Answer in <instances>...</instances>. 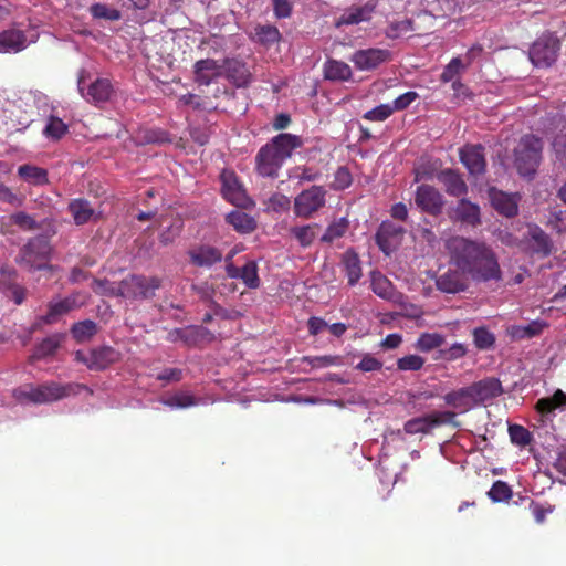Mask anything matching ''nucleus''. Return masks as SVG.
<instances>
[{"label": "nucleus", "mask_w": 566, "mask_h": 566, "mask_svg": "<svg viewBox=\"0 0 566 566\" xmlns=\"http://www.w3.org/2000/svg\"><path fill=\"white\" fill-rule=\"evenodd\" d=\"M491 205L494 207L499 214L507 218L517 216V201L514 196H511L504 191H492L491 192Z\"/></svg>", "instance_id": "26"}, {"label": "nucleus", "mask_w": 566, "mask_h": 566, "mask_svg": "<svg viewBox=\"0 0 566 566\" xmlns=\"http://www.w3.org/2000/svg\"><path fill=\"white\" fill-rule=\"evenodd\" d=\"M63 339L64 334H53L42 339V342L35 346L33 354L29 356V363L34 364L55 355L56 350L61 347Z\"/></svg>", "instance_id": "25"}, {"label": "nucleus", "mask_w": 566, "mask_h": 566, "mask_svg": "<svg viewBox=\"0 0 566 566\" xmlns=\"http://www.w3.org/2000/svg\"><path fill=\"white\" fill-rule=\"evenodd\" d=\"M459 159L472 176L485 172L486 161L483 146L465 145L461 147L459 150Z\"/></svg>", "instance_id": "14"}, {"label": "nucleus", "mask_w": 566, "mask_h": 566, "mask_svg": "<svg viewBox=\"0 0 566 566\" xmlns=\"http://www.w3.org/2000/svg\"><path fill=\"white\" fill-rule=\"evenodd\" d=\"M69 133V127L66 124L63 123L62 119L54 115H50L48 117L46 125H44V128L42 130V134L45 138L49 140L57 142L62 139L64 136H66Z\"/></svg>", "instance_id": "37"}, {"label": "nucleus", "mask_w": 566, "mask_h": 566, "mask_svg": "<svg viewBox=\"0 0 566 566\" xmlns=\"http://www.w3.org/2000/svg\"><path fill=\"white\" fill-rule=\"evenodd\" d=\"M470 274L461 269H450L446 273L438 275L436 285L438 291L447 294H457L467 291L470 286Z\"/></svg>", "instance_id": "13"}, {"label": "nucleus", "mask_w": 566, "mask_h": 566, "mask_svg": "<svg viewBox=\"0 0 566 566\" xmlns=\"http://www.w3.org/2000/svg\"><path fill=\"white\" fill-rule=\"evenodd\" d=\"M86 302L87 295L81 292H75L61 301H50L48 313L41 317V321L44 324H53L64 314L85 306Z\"/></svg>", "instance_id": "10"}, {"label": "nucleus", "mask_w": 566, "mask_h": 566, "mask_svg": "<svg viewBox=\"0 0 566 566\" xmlns=\"http://www.w3.org/2000/svg\"><path fill=\"white\" fill-rule=\"evenodd\" d=\"M416 205L430 216H438L443 211V195L430 185H420L416 192Z\"/></svg>", "instance_id": "12"}, {"label": "nucleus", "mask_w": 566, "mask_h": 566, "mask_svg": "<svg viewBox=\"0 0 566 566\" xmlns=\"http://www.w3.org/2000/svg\"><path fill=\"white\" fill-rule=\"evenodd\" d=\"M427 418H429L432 427L449 424L453 422V419L457 417V413L446 410V411H439V412H432L429 415H426Z\"/></svg>", "instance_id": "58"}, {"label": "nucleus", "mask_w": 566, "mask_h": 566, "mask_svg": "<svg viewBox=\"0 0 566 566\" xmlns=\"http://www.w3.org/2000/svg\"><path fill=\"white\" fill-rule=\"evenodd\" d=\"M450 264L469 273L476 283L501 282L503 272L496 252L484 241L452 237L446 242Z\"/></svg>", "instance_id": "1"}, {"label": "nucleus", "mask_w": 566, "mask_h": 566, "mask_svg": "<svg viewBox=\"0 0 566 566\" xmlns=\"http://www.w3.org/2000/svg\"><path fill=\"white\" fill-rule=\"evenodd\" d=\"M564 406H566V395L563 390L557 389L553 397L538 399L535 409L542 415H549Z\"/></svg>", "instance_id": "34"}, {"label": "nucleus", "mask_w": 566, "mask_h": 566, "mask_svg": "<svg viewBox=\"0 0 566 566\" xmlns=\"http://www.w3.org/2000/svg\"><path fill=\"white\" fill-rule=\"evenodd\" d=\"M349 227V221L347 218L342 217L340 219L334 220L327 226L325 233H323L321 240L322 242H333L336 239L343 238Z\"/></svg>", "instance_id": "38"}, {"label": "nucleus", "mask_w": 566, "mask_h": 566, "mask_svg": "<svg viewBox=\"0 0 566 566\" xmlns=\"http://www.w3.org/2000/svg\"><path fill=\"white\" fill-rule=\"evenodd\" d=\"M353 184V177L346 166H340L336 169L334 174V181L332 184V189L334 190H343L349 187Z\"/></svg>", "instance_id": "53"}, {"label": "nucleus", "mask_w": 566, "mask_h": 566, "mask_svg": "<svg viewBox=\"0 0 566 566\" xmlns=\"http://www.w3.org/2000/svg\"><path fill=\"white\" fill-rule=\"evenodd\" d=\"M303 146V139L295 134H279L261 147L255 155V171L263 178H276L279 170L292 151Z\"/></svg>", "instance_id": "2"}, {"label": "nucleus", "mask_w": 566, "mask_h": 566, "mask_svg": "<svg viewBox=\"0 0 566 566\" xmlns=\"http://www.w3.org/2000/svg\"><path fill=\"white\" fill-rule=\"evenodd\" d=\"M221 181L223 198L231 205H243L245 192L242 185L238 181L235 172L222 171Z\"/></svg>", "instance_id": "21"}, {"label": "nucleus", "mask_w": 566, "mask_h": 566, "mask_svg": "<svg viewBox=\"0 0 566 566\" xmlns=\"http://www.w3.org/2000/svg\"><path fill=\"white\" fill-rule=\"evenodd\" d=\"M437 179L443 185L446 193L452 197H462L468 192L467 184L459 171L446 168L438 171Z\"/></svg>", "instance_id": "18"}, {"label": "nucleus", "mask_w": 566, "mask_h": 566, "mask_svg": "<svg viewBox=\"0 0 566 566\" xmlns=\"http://www.w3.org/2000/svg\"><path fill=\"white\" fill-rule=\"evenodd\" d=\"M211 312L214 313L216 317H220L222 319L235 321L240 317V313L237 311H229L222 307L216 301L210 302Z\"/></svg>", "instance_id": "63"}, {"label": "nucleus", "mask_w": 566, "mask_h": 566, "mask_svg": "<svg viewBox=\"0 0 566 566\" xmlns=\"http://www.w3.org/2000/svg\"><path fill=\"white\" fill-rule=\"evenodd\" d=\"M394 111L395 109L391 105L381 104L366 112L365 115H363V118L371 122H382L386 120L387 117L391 116Z\"/></svg>", "instance_id": "52"}, {"label": "nucleus", "mask_w": 566, "mask_h": 566, "mask_svg": "<svg viewBox=\"0 0 566 566\" xmlns=\"http://www.w3.org/2000/svg\"><path fill=\"white\" fill-rule=\"evenodd\" d=\"M412 31V23L410 20H401L398 22H392L386 30V35L390 39H397L401 35Z\"/></svg>", "instance_id": "55"}, {"label": "nucleus", "mask_w": 566, "mask_h": 566, "mask_svg": "<svg viewBox=\"0 0 566 566\" xmlns=\"http://www.w3.org/2000/svg\"><path fill=\"white\" fill-rule=\"evenodd\" d=\"M444 336L437 333H423L420 334L417 343L416 349L423 353H429L433 349L441 347L444 344Z\"/></svg>", "instance_id": "39"}, {"label": "nucleus", "mask_w": 566, "mask_h": 566, "mask_svg": "<svg viewBox=\"0 0 566 566\" xmlns=\"http://www.w3.org/2000/svg\"><path fill=\"white\" fill-rule=\"evenodd\" d=\"M67 211L73 216L76 226L86 224L94 216V209L87 199H74L69 202Z\"/></svg>", "instance_id": "32"}, {"label": "nucleus", "mask_w": 566, "mask_h": 566, "mask_svg": "<svg viewBox=\"0 0 566 566\" xmlns=\"http://www.w3.org/2000/svg\"><path fill=\"white\" fill-rule=\"evenodd\" d=\"M190 263L198 268H211L222 261V252L209 244H200L187 252Z\"/></svg>", "instance_id": "17"}, {"label": "nucleus", "mask_w": 566, "mask_h": 566, "mask_svg": "<svg viewBox=\"0 0 566 566\" xmlns=\"http://www.w3.org/2000/svg\"><path fill=\"white\" fill-rule=\"evenodd\" d=\"M161 286V279L158 276H146L142 274H132L120 281L118 285V296L137 300L151 298L155 291Z\"/></svg>", "instance_id": "6"}, {"label": "nucleus", "mask_w": 566, "mask_h": 566, "mask_svg": "<svg viewBox=\"0 0 566 566\" xmlns=\"http://www.w3.org/2000/svg\"><path fill=\"white\" fill-rule=\"evenodd\" d=\"M340 265L347 277L348 286L356 285L361 277V263L353 248H348L346 252L342 253Z\"/></svg>", "instance_id": "23"}, {"label": "nucleus", "mask_w": 566, "mask_h": 566, "mask_svg": "<svg viewBox=\"0 0 566 566\" xmlns=\"http://www.w3.org/2000/svg\"><path fill=\"white\" fill-rule=\"evenodd\" d=\"M86 388L80 384L43 382L39 386L31 384L23 385L14 390V398L18 401L31 403H51L76 395L81 389Z\"/></svg>", "instance_id": "3"}, {"label": "nucleus", "mask_w": 566, "mask_h": 566, "mask_svg": "<svg viewBox=\"0 0 566 566\" xmlns=\"http://www.w3.org/2000/svg\"><path fill=\"white\" fill-rule=\"evenodd\" d=\"M424 363V358L420 355H406L397 360V368L403 373H417L423 368Z\"/></svg>", "instance_id": "46"}, {"label": "nucleus", "mask_w": 566, "mask_h": 566, "mask_svg": "<svg viewBox=\"0 0 566 566\" xmlns=\"http://www.w3.org/2000/svg\"><path fill=\"white\" fill-rule=\"evenodd\" d=\"M70 333L76 343H85L96 335L97 325L92 319H85L73 324L70 328Z\"/></svg>", "instance_id": "36"}, {"label": "nucleus", "mask_w": 566, "mask_h": 566, "mask_svg": "<svg viewBox=\"0 0 566 566\" xmlns=\"http://www.w3.org/2000/svg\"><path fill=\"white\" fill-rule=\"evenodd\" d=\"M120 355L112 346H101L92 349V359L88 363L90 370H104L115 361H119Z\"/></svg>", "instance_id": "24"}, {"label": "nucleus", "mask_w": 566, "mask_h": 566, "mask_svg": "<svg viewBox=\"0 0 566 566\" xmlns=\"http://www.w3.org/2000/svg\"><path fill=\"white\" fill-rule=\"evenodd\" d=\"M317 224H308V226H295L290 229V233L292 237L300 242L302 248H308L313 244L315 240V229Z\"/></svg>", "instance_id": "41"}, {"label": "nucleus", "mask_w": 566, "mask_h": 566, "mask_svg": "<svg viewBox=\"0 0 566 566\" xmlns=\"http://www.w3.org/2000/svg\"><path fill=\"white\" fill-rule=\"evenodd\" d=\"M25 46L27 36L22 31L10 29L0 33V52H19Z\"/></svg>", "instance_id": "29"}, {"label": "nucleus", "mask_w": 566, "mask_h": 566, "mask_svg": "<svg viewBox=\"0 0 566 566\" xmlns=\"http://www.w3.org/2000/svg\"><path fill=\"white\" fill-rule=\"evenodd\" d=\"M553 148L557 159L566 160V134L562 133L555 136L553 140Z\"/></svg>", "instance_id": "64"}, {"label": "nucleus", "mask_w": 566, "mask_h": 566, "mask_svg": "<svg viewBox=\"0 0 566 566\" xmlns=\"http://www.w3.org/2000/svg\"><path fill=\"white\" fill-rule=\"evenodd\" d=\"M238 279H241L247 287L258 289L260 280L256 263L254 261L245 263Z\"/></svg>", "instance_id": "48"}, {"label": "nucleus", "mask_w": 566, "mask_h": 566, "mask_svg": "<svg viewBox=\"0 0 566 566\" xmlns=\"http://www.w3.org/2000/svg\"><path fill=\"white\" fill-rule=\"evenodd\" d=\"M301 361L307 364L312 369L342 366L343 364L339 355L303 356Z\"/></svg>", "instance_id": "42"}, {"label": "nucleus", "mask_w": 566, "mask_h": 566, "mask_svg": "<svg viewBox=\"0 0 566 566\" xmlns=\"http://www.w3.org/2000/svg\"><path fill=\"white\" fill-rule=\"evenodd\" d=\"M467 354L465 346L462 344H453L450 348L442 350V357L447 361H455L459 358L464 357Z\"/></svg>", "instance_id": "62"}, {"label": "nucleus", "mask_w": 566, "mask_h": 566, "mask_svg": "<svg viewBox=\"0 0 566 566\" xmlns=\"http://www.w3.org/2000/svg\"><path fill=\"white\" fill-rule=\"evenodd\" d=\"M381 366L382 364L380 360L367 354L363 355L361 360L355 366V369L361 373H374L379 371Z\"/></svg>", "instance_id": "57"}, {"label": "nucleus", "mask_w": 566, "mask_h": 566, "mask_svg": "<svg viewBox=\"0 0 566 566\" xmlns=\"http://www.w3.org/2000/svg\"><path fill=\"white\" fill-rule=\"evenodd\" d=\"M290 205L291 201L289 197L282 192H274L269 199L270 209L276 212L289 211Z\"/></svg>", "instance_id": "56"}, {"label": "nucleus", "mask_w": 566, "mask_h": 566, "mask_svg": "<svg viewBox=\"0 0 566 566\" xmlns=\"http://www.w3.org/2000/svg\"><path fill=\"white\" fill-rule=\"evenodd\" d=\"M444 402L453 409L465 411L471 409L473 405L480 403L468 387L459 388L444 395Z\"/></svg>", "instance_id": "27"}, {"label": "nucleus", "mask_w": 566, "mask_h": 566, "mask_svg": "<svg viewBox=\"0 0 566 566\" xmlns=\"http://www.w3.org/2000/svg\"><path fill=\"white\" fill-rule=\"evenodd\" d=\"M371 290L375 295L387 301L392 300L395 295V289L391 281L379 272H374L371 274Z\"/></svg>", "instance_id": "35"}, {"label": "nucleus", "mask_w": 566, "mask_h": 566, "mask_svg": "<svg viewBox=\"0 0 566 566\" xmlns=\"http://www.w3.org/2000/svg\"><path fill=\"white\" fill-rule=\"evenodd\" d=\"M10 222L22 231H36L44 229L51 235H54L56 231L54 220L46 218L41 221H36L34 216L28 214L23 211L10 214Z\"/></svg>", "instance_id": "16"}, {"label": "nucleus", "mask_w": 566, "mask_h": 566, "mask_svg": "<svg viewBox=\"0 0 566 566\" xmlns=\"http://www.w3.org/2000/svg\"><path fill=\"white\" fill-rule=\"evenodd\" d=\"M488 495L493 502L509 501L512 496V490L507 483L497 480L492 484Z\"/></svg>", "instance_id": "51"}, {"label": "nucleus", "mask_w": 566, "mask_h": 566, "mask_svg": "<svg viewBox=\"0 0 566 566\" xmlns=\"http://www.w3.org/2000/svg\"><path fill=\"white\" fill-rule=\"evenodd\" d=\"M216 76H223L237 87H245L251 81L250 73H216Z\"/></svg>", "instance_id": "60"}, {"label": "nucleus", "mask_w": 566, "mask_h": 566, "mask_svg": "<svg viewBox=\"0 0 566 566\" xmlns=\"http://www.w3.org/2000/svg\"><path fill=\"white\" fill-rule=\"evenodd\" d=\"M52 248L49 237L36 235L30 238L20 249L15 258V263L24 270L41 271L46 270L51 256Z\"/></svg>", "instance_id": "4"}, {"label": "nucleus", "mask_w": 566, "mask_h": 566, "mask_svg": "<svg viewBox=\"0 0 566 566\" xmlns=\"http://www.w3.org/2000/svg\"><path fill=\"white\" fill-rule=\"evenodd\" d=\"M403 234L405 229L401 226H395L391 221H382L376 230L375 242L384 254L390 255L398 249Z\"/></svg>", "instance_id": "11"}, {"label": "nucleus", "mask_w": 566, "mask_h": 566, "mask_svg": "<svg viewBox=\"0 0 566 566\" xmlns=\"http://www.w3.org/2000/svg\"><path fill=\"white\" fill-rule=\"evenodd\" d=\"M546 326L547 324L544 322L533 321L523 327H517L515 335L518 336L520 338H533L535 336L541 335L543 328Z\"/></svg>", "instance_id": "54"}, {"label": "nucleus", "mask_w": 566, "mask_h": 566, "mask_svg": "<svg viewBox=\"0 0 566 566\" xmlns=\"http://www.w3.org/2000/svg\"><path fill=\"white\" fill-rule=\"evenodd\" d=\"M160 402L171 409H187L197 405V398L189 392H175L161 399Z\"/></svg>", "instance_id": "40"}, {"label": "nucleus", "mask_w": 566, "mask_h": 566, "mask_svg": "<svg viewBox=\"0 0 566 566\" xmlns=\"http://www.w3.org/2000/svg\"><path fill=\"white\" fill-rule=\"evenodd\" d=\"M326 189L313 186L297 193L294 199V213L296 217L308 219L326 205Z\"/></svg>", "instance_id": "8"}, {"label": "nucleus", "mask_w": 566, "mask_h": 566, "mask_svg": "<svg viewBox=\"0 0 566 566\" xmlns=\"http://www.w3.org/2000/svg\"><path fill=\"white\" fill-rule=\"evenodd\" d=\"M455 218L458 221L465 223L470 227H478L480 224V209L478 203H472L468 199L458 201L455 210Z\"/></svg>", "instance_id": "28"}, {"label": "nucleus", "mask_w": 566, "mask_h": 566, "mask_svg": "<svg viewBox=\"0 0 566 566\" xmlns=\"http://www.w3.org/2000/svg\"><path fill=\"white\" fill-rule=\"evenodd\" d=\"M432 424L427 416L407 420L405 431L408 434L427 433L432 429Z\"/></svg>", "instance_id": "50"}, {"label": "nucleus", "mask_w": 566, "mask_h": 566, "mask_svg": "<svg viewBox=\"0 0 566 566\" xmlns=\"http://www.w3.org/2000/svg\"><path fill=\"white\" fill-rule=\"evenodd\" d=\"M181 227L184 226L181 224L180 221H178L168 227L167 229H165L164 231H161L159 234V242L164 245H168L171 242H174L175 239L179 237Z\"/></svg>", "instance_id": "59"}, {"label": "nucleus", "mask_w": 566, "mask_h": 566, "mask_svg": "<svg viewBox=\"0 0 566 566\" xmlns=\"http://www.w3.org/2000/svg\"><path fill=\"white\" fill-rule=\"evenodd\" d=\"M543 142L533 134L524 135L517 143L514 156L517 172L523 177H533L542 160Z\"/></svg>", "instance_id": "5"}, {"label": "nucleus", "mask_w": 566, "mask_h": 566, "mask_svg": "<svg viewBox=\"0 0 566 566\" xmlns=\"http://www.w3.org/2000/svg\"><path fill=\"white\" fill-rule=\"evenodd\" d=\"M165 80H160L159 77L155 78L160 83V91L164 92L165 95L168 96H180V102L185 105H192L195 108L200 107L199 96L190 93L182 94L181 90L184 85H181L180 80L176 76L168 78L171 74H164Z\"/></svg>", "instance_id": "19"}, {"label": "nucleus", "mask_w": 566, "mask_h": 566, "mask_svg": "<svg viewBox=\"0 0 566 566\" xmlns=\"http://www.w3.org/2000/svg\"><path fill=\"white\" fill-rule=\"evenodd\" d=\"M17 174L19 178L31 186L40 187L49 184L48 170L40 166L24 164L18 167Z\"/></svg>", "instance_id": "30"}, {"label": "nucleus", "mask_w": 566, "mask_h": 566, "mask_svg": "<svg viewBox=\"0 0 566 566\" xmlns=\"http://www.w3.org/2000/svg\"><path fill=\"white\" fill-rule=\"evenodd\" d=\"M509 436L511 442H513L517 448L526 447L534 439L531 431L522 424H510Z\"/></svg>", "instance_id": "43"}, {"label": "nucleus", "mask_w": 566, "mask_h": 566, "mask_svg": "<svg viewBox=\"0 0 566 566\" xmlns=\"http://www.w3.org/2000/svg\"><path fill=\"white\" fill-rule=\"evenodd\" d=\"M528 251L537 258L545 259L552 253L554 244L551 238L541 227L536 224H528Z\"/></svg>", "instance_id": "15"}, {"label": "nucleus", "mask_w": 566, "mask_h": 566, "mask_svg": "<svg viewBox=\"0 0 566 566\" xmlns=\"http://www.w3.org/2000/svg\"><path fill=\"white\" fill-rule=\"evenodd\" d=\"M482 49L480 46H473L465 54L464 57H453L446 67V71H458L459 69H468L471 66V62L481 54Z\"/></svg>", "instance_id": "49"}, {"label": "nucleus", "mask_w": 566, "mask_h": 566, "mask_svg": "<svg viewBox=\"0 0 566 566\" xmlns=\"http://www.w3.org/2000/svg\"><path fill=\"white\" fill-rule=\"evenodd\" d=\"M472 335L479 350H488L495 344V336L485 327L474 328Z\"/></svg>", "instance_id": "47"}, {"label": "nucleus", "mask_w": 566, "mask_h": 566, "mask_svg": "<svg viewBox=\"0 0 566 566\" xmlns=\"http://www.w3.org/2000/svg\"><path fill=\"white\" fill-rule=\"evenodd\" d=\"M389 59L390 53L387 50L367 49L357 51L353 55L352 61L356 67L364 70L378 67L381 63L388 61Z\"/></svg>", "instance_id": "22"}, {"label": "nucleus", "mask_w": 566, "mask_h": 566, "mask_svg": "<svg viewBox=\"0 0 566 566\" xmlns=\"http://www.w3.org/2000/svg\"><path fill=\"white\" fill-rule=\"evenodd\" d=\"M144 140L146 144H167L170 143L168 134L161 129H148L145 133Z\"/></svg>", "instance_id": "61"}, {"label": "nucleus", "mask_w": 566, "mask_h": 566, "mask_svg": "<svg viewBox=\"0 0 566 566\" xmlns=\"http://www.w3.org/2000/svg\"><path fill=\"white\" fill-rule=\"evenodd\" d=\"M78 90L88 103H105L112 96L113 85L108 78H93V74L87 73L80 76Z\"/></svg>", "instance_id": "9"}, {"label": "nucleus", "mask_w": 566, "mask_h": 566, "mask_svg": "<svg viewBox=\"0 0 566 566\" xmlns=\"http://www.w3.org/2000/svg\"><path fill=\"white\" fill-rule=\"evenodd\" d=\"M226 221H228L235 231L243 234L252 233L256 228V221L242 210L230 211L226 214Z\"/></svg>", "instance_id": "31"}, {"label": "nucleus", "mask_w": 566, "mask_h": 566, "mask_svg": "<svg viewBox=\"0 0 566 566\" xmlns=\"http://www.w3.org/2000/svg\"><path fill=\"white\" fill-rule=\"evenodd\" d=\"M480 403L495 399L503 394L502 384L494 377H488L467 387Z\"/></svg>", "instance_id": "20"}, {"label": "nucleus", "mask_w": 566, "mask_h": 566, "mask_svg": "<svg viewBox=\"0 0 566 566\" xmlns=\"http://www.w3.org/2000/svg\"><path fill=\"white\" fill-rule=\"evenodd\" d=\"M375 7L376 6L374 3L367 2L361 7L350 8L342 14L339 19V24L350 25L358 24L363 21H367L370 19L371 13L375 10Z\"/></svg>", "instance_id": "33"}, {"label": "nucleus", "mask_w": 566, "mask_h": 566, "mask_svg": "<svg viewBox=\"0 0 566 566\" xmlns=\"http://www.w3.org/2000/svg\"><path fill=\"white\" fill-rule=\"evenodd\" d=\"M280 32L276 27L271 24L259 25L255 28L254 39L264 45H271L280 40Z\"/></svg>", "instance_id": "44"}, {"label": "nucleus", "mask_w": 566, "mask_h": 566, "mask_svg": "<svg viewBox=\"0 0 566 566\" xmlns=\"http://www.w3.org/2000/svg\"><path fill=\"white\" fill-rule=\"evenodd\" d=\"M558 50L557 36L545 33L533 43L528 56L534 67L548 69L555 62Z\"/></svg>", "instance_id": "7"}, {"label": "nucleus", "mask_w": 566, "mask_h": 566, "mask_svg": "<svg viewBox=\"0 0 566 566\" xmlns=\"http://www.w3.org/2000/svg\"><path fill=\"white\" fill-rule=\"evenodd\" d=\"M90 12L93 18L104 19L107 21H118L122 18L119 10L99 2L92 4L90 7Z\"/></svg>", "instance_id": "45"}]
</instances>
